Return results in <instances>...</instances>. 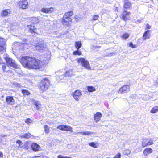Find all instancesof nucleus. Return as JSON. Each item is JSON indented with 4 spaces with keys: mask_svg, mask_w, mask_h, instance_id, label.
Returning <instances> with one entry per match:
<instances>
[{
    "mask_svg": "<svg viewBox=\"0 0 158 158\" xmlns=\"http://www.w3.org/2000/svg\"><path fill=\"white\" fill-rule=\"evenodd\" d=\"M20 62L23 67L30 69H38L42 68L44 64L40 60L27 56L22 57Z\"/></svg>",
    "mask_w": 158,
    "mask_h": 158,
    "instance_id": "1",
    "label": "nucleus"
},
{
    "mask_svg": "<svg viewBox=\"0 0 158 158\" xmlns=\"http://www.w3.org/2000/svg\"><path fill=\"white\" fill-rule=\"evenodd\" d=\"M73 14L72 11L66 12L62 19L61 22L64 25L68 26L69 24V22L72 21V19L70 17Z\"/></svg>",
    "mask_w": 158,
    "mask_h": 158,
    "instance_id": "2",
    "label": "nucleus"
},
{
    "mask_svg": "<svg viewBox=\"0 0 158 158\" xmlns=\"http://www.w3.org/2000/svg\"><path fill=\"white\" fill-rule=\"evenodd\" d=\"M35 48L37 50L41 52H43L48 51V48L47 45L43 42L35 44Z\"/></svg>",
    "mask_w": 158,
    "mask_h": 158,
    "instance_id": "3",
    "label": "nucleus"
},
{
    "mask_svg": "<svg viewBox=\"0 0 158 158\" xmlns=\"http://www.w3.org/2000/svg\"><path fill=\"white\" fill-rule=\"evenodd\" d=\"M50 85V82L47 79H43L40 82V89L42 91L44 92L47 89Z\"/></svg>",
    "mask_w": 158,
    "mask_h": 158,
    "instance_id": "4",
    "label": "nucleus"
},
{
    "mask_svg": "<svg viewBox=\"0 0 158 158\" xmlns=\"http://www.w3.org/2000/svg\"><path fill=\"white\" fill-rule=\"evenodd\" d=\"M78 63L81 64L82 66L88 70H90L91 67L88 60L83 58H79L77 59Z\"/></svg>",
    "mask_w": 158,
    "mask_h": 158,
    "instance_id": "5",
    "label": "nucleus"
},
{
    "mask_svg": "<svg viewBox=\"0 0 158 158\" xmlns=\"http://www.w3.org/2000/svg\"><path fill=\"white\" fill-rule=\"evenodd\" d=\"M153 144V139L151 138H149L143 139L142 142V146L143 147L152 145Z\"/></svg>",
    "mask_w": 158,
    "mask_h": 158,
    "instance_id": "6",
    "label": "nucleus"
},
{
    "mask_svg": "<svg viewBox=\"0 0 158 158\" xmlns=\"http://www.w3.org/2000/svg\"><path fill=\"white\" fill-rule=\"evenodd\" d=\"M6 62L9 66L16 68L18 67V65L16 64L15 61L11 58H6Z\"/></svg>",
    "mask_w": 158,
    "mask_h": 158,
    "instance_id": "7",
    "label": "nucleus"
},
{
    "mask_svg": "<svg viewBox=\"0 0 158 158\" xmlns=\"http://www.w3.org/2000/svg\"><path fill=\"white\" fill-rule=\"evenodd\" d=\"M57 128L62 131L73 132L72 127L69 125H61L58 126Z\"/></svg>",
    "mask_w": 158,
    "mask_h": 158,
    "instance_id": "8",
    "label": "nucleus"
},
{
    "mask_svg": "<svg viewBox=\"0 0 158 158\" xmlns=\"http://www.w3.org/2000/svg\"><path fill=\"white\" fill-rule=\"evenodd\" d=\"M130 90V86L127 85H125L119 89L118 93L121 94H123L127 93Z\"/></svg>",
    "mask_w": 158,
    "mask_h": 158,
    "instance_id": "9",
    "label": "nucleus"
},
{
    "mask_svg": "<svg viewBox=\"0 0 158 158\" xmlns=\"http://www.w3.org/2000/svg\"><path fill=\"white\" fill-rule=\"evenodd\" d=\"M18 4L20 7L23 9H26L28 7V2L27 0L20 1Z\"/></svg>",
    "mask_w": 158,
    "mask_h": 158,
    "instance_id": "10",
    "label": "nucleus"
},
{
    "mask_svg": "<svg viewBox=\"0 0 158 158\" xmlns=\"http://www.w3.org/2000/svg\"><path fill=\"white\" fill-rule=\"evenodd\" d=\"M130 12L126 11H124L122 14L121 15L120 17L123 20L126 21L127 20L129 19Z\"/></svg>",
    "mask_w": 158,
    "mask_h": 158,
    "instance_id": "11",
    "label": "nucleus"
},
{
    "mask_svg": "<svg viewBox=\"0 0 158 158\" xmlns=\"http://www.w3.org/2000/svg\"><path fill=\"white\" fill-rule=\"evenodd\" d=\"M6 41L5 39L0 38V52L4 51L5 50Z\"/></svg>",
    "mask_w": 158,
    "mask_h": 158,
    "instance_id": "12",
    "label": "nucleus"
},
{
    "mask_svg": "<svg viewBox=\"0 0 158 158\" xmlns=\"http://www.w3.org/2000/svg\"><path fill=\"white\" fill-rule=\"evenodd\" d=\"M82 95V93L79 90H77L73 93V95L74 99L77 101L79 100V99Z\"/></svg>",
    "mask_w": 158,
    "mask_h": 158,
    "instance_id": "13",
    "label": "nucleus"
},
{
    "mask_svg": "<svg viewBox=\"0 0 158 158\" xmlns=\"http://www.w3.org/2000/svg\"><path fill=\"white\" fill-rule=\"evenodd\" d=\"M31 102L32 104L36 106V108L37 110H41V105L39 101H35L32 99L31 100Z\"/></svg>",
    "mask_w": 158,
    "mask_h": 158,
    "instance_id": "14",
    "label": "nucleus"
},
{
    "mask_svg": "<svg viewBox=\"0 0 158 158\" xmlns=\"http://www.w3.org/2000/svg\"><path fill=\"white\" fill-rule=\"evenodd\" d=\"M150 30H147L144 32L142 37L143 40H146L149 39L150 38L151 36L150 33Z\"/></svg>",
    "mask_w": 158,
    "mask_h": 158,
    "instance_id": "15",
    "label": "nucleus"
},
{
    "mask_svg": "<svg viewBox=\"0 0 158 158\" xmlns=\"http://www.w3.org/2000/svg\"><path fill=\"white\" fill-rule=\"evenodd\" d=\"M6 101L7 104L10 105L14 104L15 100L13 97L7 96L6 98Z\"/></svg>",
    "mask_w": 158,
    "mask_h": 158,
    "instance_id": "16",
    "label": "nucleus"
},
{
    "mask_svg": "<svg viewBox=\"0 0 158 158\" xmlns=\"http://www.w3.org/2000/svg\"><path fill=\"white\" fill-rule=\"evenodd\" d=\"M152 152V150L150 148H146L143 152V155L145 157H146L149 154Z\"/></svg>",
    "mask_w": 158,
    "mask_h": 158,
    "instance_id": "17",
    "label": "nucleus"
},
{
    "mask_svg": "<svg viewBox=\"0 0 158 158\" xmlns=\"http://www.w3.org/2000/svg\"><path fill=\"white\" fill-rule=\"evenodd\" d=\"M54 10L53 8L51 7L50 8H42L41 9V11L43 13H51Z\"/></svg>",
    "mask_w": 158,
    "mask_h": 158,
    "instance_id": "18",
    "label": "nucleus"
},
{
    "mask_svg": "<svg viewBox=\"0 0 158 158\" xmlns=\"http://www.w3.org/2000/svg\"><path fill=\"white\" fill-rule=\"evenodd\" d=\"M102 115L101 113L98 112L94 115V120L97 122L99 121L102 117Z\"/></svg>",
    "mask_w": 158,
    "mask_h": 158,
    "instance_id": "19",
    "label": "nucleus"
},
{
    "mask_svg": "<svg viewBox=\"0 0 158 158\" xmlns=\"http://www.w3.org/2000/svg\"><path fill=\"white\" fill-rule=\"evenodd\" d=\"M11 11L10 10L5 9L2 11L1 15L2 16L5 17L8 16L11 14Z\"/></svg>",
    "mask_w": 158,
    "mask_h": 158,
    "instance_id": "20",
    "label": "nucleus"
},
{
    "mask_svg": "<svg viewBox=\"0 0 158 158\" xmlns=\"http://www.w3.org/2000/svg\"><path fill=\"white\" fill-rule=\"evenodd\" d=\"M32 149L35 151H37L39 150L40 146L36 143H33L31 145Z\"/></svg>",
    "mask_w": 158,
    "mask_h": 158,
    "instance_id": "21",
    "label": "nucleus"
},
{
    "mask_svg": "<svg viewBox=\"0 0 158 158\" xmlns=\"http://www.w3.org/2000/svg\"><path fill=\"white\" fill-rule=\"evenodd\" d=\"M28 28L29 29L30 31L32 33L35 32L36 28L34 25H28L27 26Z\"/></svg>",
    "mask_w": 158,
    "mask_h": 158,
    "instance_id": "22",
    "label": "nucleus"
},
{
    "mask_svg": "<svg viewBox=\"0 0 158 158\" xmlns=\"http://www.w3.org/2000/svg\"><path fill=\"white\" fill-rule=\"evenodd\" d=\"M74 72L72 69L66 71L64 74L65 77H71L74 75Z\"/></svg>",
    "mask_w": 158,
    "mask_h": 158,
    "instance_id": "23",
    "label": "nucleus"
},
{
    "mask_svg": "<svg viewBox=\"0 0 158 158\" xmlns=\"http://www.w3.org/2000/svg\"><path fill=\"white\" fill-rule=\"evenodd\" d=\"M94 133V132H91L90 131H86V132H78L77 133L75 134H81L83 135H88L90 134H93Z\"/></svg>",
    "mask_w": 158,
    "mask_h": 158,
    "instance_id": "24",
    "label": "nucleus"
},
{
    "mask_svg": "<svg viewBox=\"0 0 158 158\" xmlns=\"http://www.w3.org/2000/svg\"><path fill=\"white\" fill-rule=\"evenodd\" d=\"M44 132L46 134L49 133L50 131V127L48 125H46L44 126Z\"/></svg>",
    "mask_w": 158,
    "mask_h": 158,
    "instance_id": "25",
    "label": "nucleus"
},
{
    "mask_svg": "<svg viewBox=\"0 0 158 158\" xmlns=\"http://www.w3.org/2000/svg\"><path fill=\"white\" fill-rule=\"evenodd\" d=\"M39 19L35 17H32L31 19V21L32 23L36 24L38 23Z\"/></svg>",
    "mask_w": 158,
    "mask_h": 158,
    "instance_id": "26",
    "label": "nucleus"
},
{
    "mask_svg": "<svg viewBox=\"0 0 158 158\" xmlns=\"http://www.w3.org/2000/svg\"><path fill=\"white\" fill-rule=\"evenodd\" d=\"M82 46L81 41L76 42H75V47L77 49H79Z\"/></svg>",
    "mask_w": 158,
    "mask_h": 158,
    "instance_id": "27",
    "label": "nucleus"
},
{
    "mask_svg": "<svg viewBox=\"0 0 158 158\" xmlns=\"http://www.w3.org/2000/svg\"><path fill=\"white\" fill-rule=\"evenodd\" d=\"M131 6V3L130 2H125L124 7L126 9L130 8Z\"/></svg>",
    "mask_w": 158,
    "mask_h": 158,
    "instance_id": "28",
    "label": "nucleus"
},
{
    "mask_svg": "<svg viewBox=\"0 0 158 158\" xmlns=\"http://www.w3.org/2000/svg\"><path fill=\"white\" fill-rule=\"evenodd\" d=\"M89 145L91 147L95 148H97L98 146V143L97 142L95 143L93 142L90 143H89Z\"/></svg>",
    "mask_w": 158,
    "mask_h": 158,
    "instance_id": "29",
    "label": "nucleus"
},
{
    "mask_svg": "<svg viewBox=\"0 0 158 158\" xmlns=\"http://www.w3.org/2000/svg\"><path fill=\"white\" fill-rule=\"evenodd\" d=\"M129 34L127 33H125L123 34L121 37L124 40H126L129 38Z\"/></svg>",
    "mask_w": 158,
    "mask_h": 158,
    "instance_id": "30",
    "label": "nucleus"
},
{
    "mask_svg": "<svg viewBox=\"0 0 158 158\" xmlns=\"http://www.w3.org/2000/svg\"><path fill=\"white\" fill-rule=\"evenodd\" d=\"M73 55H82V53L81 51L78 50V49H77V50L74 51L73 52Z\"/></svg>",
    "mask_w": 158,
    "mask_h": 158,
    "instance_id": "31",
    "label": "nucleus"
},
{
    "mask_svg": "<svg viewBox=\"0 0 158 158\" xmlns=\"http://www.w3.org/2000/svg\"><path fill=\"white\" fill-rule=\"evenodd\" d=\"M158 111V106H156L153 107L151 110V112L152 113H154Z\"/></svg>",
    "mask_w": 158,
    "mask_h": 158,
    "instance_id": "32",
    "label": "nucleus"
},
{
    "mask_svg": "<svg viewBox=\"0 0 158 158\" xmlns=\"http://www.w3.org/2000/svg\"><path fill=\"white\" fill-rule=\"evenodd\" d=\"M31 136V135L30 133H27L21 136V137L23 138L29 139Z\"/></svg>",
    "mask_w": 158,
    "mask_h": 158,
    "instance_id": "33",
    "label": "nucleus"
},
{
    "mask_svg": "<svg viewBox=\"0 0 158 158\" xmlns=\"http://www.w3.org/2000/svg\"><path fill=\"white\" fill-rule=\"evenodd\" d=\"M87 89L89 92H92L95 91V88L91 86H89L87 87Z\"/></svg>",
    "mask_w": 158,
    "mask_h": 158,
    "instance_id": "34",
    "label": "nucleus"
},
{
    "mask_svg": "<svg viewBox=\"0 0 158 158\" xmlns=\"http://www.w3.org/2000/svg\"><path fill=\"white\" fill-rule=\"evenodd\" d=\"M25 122L27 124L30 125V124L32 123L33 121L30 118H27L25 120Z\"/></svg>",
    "mask_w": 158,
    "mask_h": 158,
    "instance_id": "35",
    "label": "nucleus"
},
{
    "mask_svg": "<svg viewBox=\"0 0 158 158\" xmlns=\"http://www.w3.org/2000/svg\"><path fill=\"white\" fill-rule=\"evenodd\" d=\"M22 92L23 94L25 95H28L30 94L29 91L26 90H22Z\"/></svg>",
    "mask_w": 158,
    "mask_h": 158,
    "instance_id": "36",
    "label": "nucleus"
},
{
    "mask_svg": "<svg viewBox=\"0 0 158 158\" xmlns=\"http://www.w3.org/2000/svg\"><path fill=\"white\" fill-rule=\"evenodd\" d=\"M75 20L78 22L79 20H80L81 19V16L80 15H76L74 17Z\"/></svg>",
    "mask_w": 158,
    "mask_h": 158,
    "instance_id": "37",
    "label": "nucleus"
},
{
    "mask_svg": "<svg viewBox=\"0 0 158 158\" xmlns=\"http://www.w3.org/2000/svg\"><path fill=\"white\" fill-rule=\"evenodd\" d=\"M57 158H73L71 157L67 156L62 155H60L58 156Z\"/></svg>",
    "mask_w": 158,
    "mask_h": 158,
    "instance_id": "38",
    "label": "nucleus"
},
{
    "mask_svg": "<svg viewBox=\"0 0 158 158\" xmlns=\"http://www.w3.org/2000/svg\"><path fill=\"white\" fill-rule=\"evenodd\" d=\"M99 18V16L98 15H94L93 16L92 20L95 21L98 19Z\"/></svg>",
    "mask_w": 158,
    "mask_h": 158,
    "instance_id": "39",
    "label": "nucleus"
},
{
    "mask_svg": "<svg viewBox=\"0 0 158 158\" xmlns=\"http://www.w3.org/2000/svg\"><path fill=\"white\" fill-rule=\"evenodd\" d=\"M16 143L19 144L18 147H22V143L21 141L18 140L17 141Z\"/></svg>",
    "mask_w": 158,
    "mask_h": 158,
    "instance_id": "40",
    "label": "nucleus"
},
{
    "mask_svg": "<svg viewBox=\"0 0 158 158\" xmlns=\"http://www.w3.org/2000/svg\"><path fill=\"white\" fill-rule=\"evenodd\" d=\"M129 46L132 48H135L136 47V46L135 45H134L132 42H130L129 43Z\"/></svg>",
    "mask_w": 158,
    "mask_h": 158,
    "instance_id": "41",
    "label": "nucleus"
},
{
    "mask_svg": "<svg viewBox=\"0 0 158 158\" xmlns=\"http://www.w3.org/2000/svg\"><path fill=\"white\" fill-rule=\"evenodd\" d=\"M121 156V154L120 153H118L113 158H120Z\"/></svg>",
    "mask_w": 158,
    "mask_h": 158,
    "instance_id": "42",
    "label": "nucleus"
},
{
    "mask_svg": "<svg viewBox=\"0 0 158 158\" xmlns=\"http://www.w3.org/2000/svg\"><path fill=\"white\" fill-rule=\"evenodd\" d=\"M131 151L129 150H126L125 151V155H129Z\"/></svg>",
    "mask_w": 158,
    "mask_h": 158,
    "instance_id": "43",
    "label": "nucleus"
},
{
    "mask_svg": "<svg viewBox=\"0 0 158 158\" xmlns=\"http://www.w3.org/2000/svg\"><path fill=\"white\" fill-rule=\"evenodd\" d=\"M151 26L150 25L148 24L147 23L146 24V27L145 28V29H150L151 28Z\"/></svg>",
    "mask_w": 158,
    "mask_h": 158,
    "instance_id": "44",
    "label": "nucleus"
},
{
    "mask_svg": "<svg viewBox=\"0 0 158 158\" xmlns=\"http://www.w3.org/2000/svg\"><path fill=\"white\" fill-rule=\"evenodd\" d=\"M32 158H48V157H47L46 156H35L34 157H33Z\"/></svg>",
    "mask_w": 158,
    "mask_h": 158,
    "instance_id": "45",
    "label": "nucleus"
},
{
    "mask_svg": "<svg viewBox=\"0 0 158 158\" xmlns=\"http://www.w3.org/2000/svg\"><path fill=\"white\" fill-rule=\"evenodd\" d=\"M14 85L18 87H20L21 86V85L20 84L17 83H15Z\"/></svg>",
    "mask_w": 158,
    "mask_h": 158,
    "instance_id": "46",
    "label": "nucleus"
},
{
    "mask_svg": "<svg viewBox=\"0 0 158 158\" xmlns=\"http://www.w3.org/2000/svg\"><path fill=\"white\" fill-rule=\"evenodd\" d=\"M4 58L6 60V58H10L9 57V56L7 54H4Z\"/></svg>",
    "mask_w": 158,
    "mask_h": 158,
    "instance_id": "47",
    "label": "nucleus"
},
{
    "mask_svg": "<svg viewBox=\"0 0 158 158\" xmlns=\"http://www.w3.org/2000/svg\"><path fill=\"white\" fill-rule=\"evenodd\" d=\"M2 69L4 71H6V70H5V69L6 68V65H4L2 66Z\"/></svg>",
    "mask_w": 158,
    "mask_h": 158,
    "instance_id": "48",
    "label": "nucleus"
},
{
    "mask_svg": "<svg viewBox=\"0 0 158 158\" xmlns=\"http://www.w3.org/2000/svg\"><path fill=\"white\" fill-rule=\"evenodd\" d=\"M19 44V43L18 42H16L14 43V45L15 46L18 45Z\"/></svg>",
    "mask_w": 158,
    "mask_h": 158,
    "instance_id": "49",
    "label": "nucleus"
},
{
    "mask_svg": "<svg viewBox=\"0 0 158 158\" xmlns=\"http://www.w3.org/2000/svg\"><path fill=\"white\" fill-rule=\"evenodd\" d=\"M3 155L2 152H0V158H2Z\"/></svg>",
    "mask_w": 158,
    "mask_h": 158,
    "instance_id": "50",
    "label": "nucleus"
},
{
    "mask_svg": "<svg viewBox=\"0 0 158 158\" xmlns=\"http://www.w3.org/2000/svg\"><path fill=\"white\" fill-rule=\"evenodd\" d=\"M62 74H60V77H61V78H62V76H61V75H62Z\"/></svg>",
    "mask_w": 158,
    "mask_h": 158,
    "instance_id": "51",
    "label": "nucleus"
},
{
    "mask_svg": "<svg viewBox=\"0 0 158 158\" xmlns=\"http://www.w3.org/2000/svg\"><path fill=\"white\" fill-rule=\"evenodd\" d=\"M59 72H60V73H61V72H56V74H58Z\"/></svg>",
    "mask_w": 158,
    "mask_h": 158,
    "instance_id": "52",
    "label": "nucleus"
},
{
    "mask_svg": "<svg viewBox=\"0 0 158 158\" xmlns=\"http://www.w3.org/2000/svg\"><path fill=\"white\" fill-rule=\"evenodd\" d=\"M116 10L118 11V8H116Z\"/></svg>",
    "mask_w": 158,
    "mask_h": 158,
    "instance_id": "53",
    "label": "nucleus"
},
{
    "mask_svg": "<svg viewBox=\"0 0 158 158\" xmlns=\"http://www.w3.org/2000/svg\"><path fill=\"white\" fill-rule=\"evenodd\" d=\"M157 83L158 84V80H157Z\"/></svg>",
    "mask_w": 158,
    "mask_h": 158,
    "instance_id": "54",
    "label": "nucleus"
},
{
    "mask_svg": "<svg viewBox=\"0 0 158 158\" xmlns=\"http://www.w3.org/2000/svg\"><path fill=\"white\" fill-rule=\"evenodd\" d=\"M23 44H22V45H21V46H23Z\"/></svg>",
    "mask_w": 158,
    "mask_h": 158,
    "instance_id": "55",
    "label": "nucleus"
},
{
    "mask_svg": "<svg viewBox=\"0 0 158 158\" xmlns=\"http://www.w3.org/2000/svg\"><path fill=\"white\" fill-rule=\"evenodd\" d=\"M156 158H158V156Z\"/></svg>",
    "mask_w": 158,
    "mask_h": 158,
    "instance_id": "56",
    "label": "nucleus"
},
{
    "mask_svg": "<svg viewBox=\"0 0 158 158\" xmlns=\"http://www.w3.org/2000/svg\"><path fill=\"white\" fill-rule=\"evenodd\" d=\"M106 158H109V157H107Z\"/></svg>",
    "mask_w": 158,
    "mask_h": 158,
    "instance_id": "57",
    "label": "nucleus"
}]
</instances>
